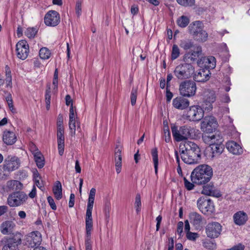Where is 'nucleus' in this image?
I'll return each mask as SVG.
<instances>
[{
    "label": "nucleus",
    "instance_id": "f257e3e1",
    "mask_svg": "<svg viewBox=\"0 0 250 250\" xmlns=\"http://www.w3.org/2000/svg\"><path fill=\"white\" fill-rule=\"evenodd\" d=\"M213 175L212 168L207 165H201L194 169L190 175L193 183L200 185L207 183Z\"/></svg>",
    "mask_w": 250,
    "mask_h": 250
},
{
    "label": "nucleus",
    "instance_id": "f03ea898",
    "mask_svg": "<svg viewBox=\"0 0 250 250\" xmlns=\"http://www.w3.org/2000/svg\"><path fill=\"white\" fill-rule=\"evenodd\" d=\"M195 72L194 66L188 62H184L177 65L173 71L174 76L180 81L188 80L193 76Z\"/></svg>",
    "mask_w": 250,
    "mask_h": 250
},
{
    "label": "nucleus",
    "instance_id": "7ed1b4c3",
    "mask_svg": "<svg viewBox=\"0 0 250 250\" xmlns=\"http://www.w3.org/2000/svg\"><path fill=\"white\" fill-rule=\"evenodd\" d=\"M27 198V195L24 192H14L8 195L7 203L10 207H17L24 204Z\"/></svg>",
    "mask_w": 250,
    "mask_h": 250
},
{
    "label": "nucleus",
    "instance_id": "20e7f679",
    "mask_svg": "<svg viewBox=\"0 0 250 250\" xmlns=\"http://www.w3.org/2000/svg\"><path fill=\"white\" fill-rule=\"evenodd\" d=\"M197 87L195 83L190 80L183 81L179 85V92L183 97H190L194 96Z\"/></svg>",
    "mask_w": 250,
    "mask_h": 250
},
{
    "label": "nucleus",
    "instance_id": "39448f33",
    "mask_svg": "<svg viewBox=\"0 0 250 250\" xmlns=\"http://www.w3.org/2000/svg\"><path fill=\"white\" fill-rule=\"evenodd\" d=\"M192 129L188 126H183L178 128L177 126L171 127L172 135L177 142L186 140L191 137Z\"/></svg>",
    "mask_w": 250,
    "mask_h": 250
},
{
    "label": "nucleus",
    "instance_id": "423d86ee",
    "mask_svg": "<svg viewBox=\"0 0 250 250\" xmlns=\"http://www.w3.org/2000/svg\"><path fill=\"white\" fill-rule=\"evenodd\" d=\"M197 205L199 209L205 214H210L214 211V206L213 202L208 197H202L197 201Z\"/></svg>",
    "mask_w": 250,
    "mask_h": 250
},
{
    "label": "nucleus",
    "instance_id": "0eeeda50",
    "mask_svg": "<svg viewBox=\"0 0 250 250\" xmlns=\"http://www.w3.org/2000/svg\"><path fill=\"white\" fill-rule=\"evenodd\" d=\"M204 116V111L199 105H193L189 107L187 114V118L190 121L199 122Z\"/></svg>",
    "mask_w": 250,
    "mask_h": 250
},
{
    "label": "nucleus",
    "instance_id": "6e6552de",
    "mask_svg": "<svg viewBox=\"0 0 250 250\" xmlns=\"http://www.w3.org/2000/svg\"><path fill=\"white\" fill-rule=\"evenodd\" d=\"M201 129L206 133H211L217 126V122L213 116H207L201 123Z\"/></svg>",
    "mask_w": 250,
    "mask_h": 250
},
{
    "label": "nucleus",
    "instance_id": "1a4fd4ad",
    "mask_svg": "<svg viewBox=\"0 0 250 250\" xmlns=\"http://www.w3.org/2000/svg\"><path fill=\"white\" fill-rule=\"evenodd\" d=\"M21 243V234H18L4 241L2 250H18V246Z\"/></svg>",
    "mask_w": 250,
    "mask_h": 250
},
{
    "label": "nucleus",
    "instance_id": "9d476101",
    "mask_svg": "<svg viewBox=\"0 0 250 250\" xmlns=\"http://www.w3.org/2000/svg\"><path fill=\"white\" fill-rule=\"evenodd\" d=\"M184 150V152L188 154H195L200 157V151L198 146L191 141H186L183 145L180 146V151Z\"/></svg>",
    "mask_w": 250,
    "mask_h": 250
},
{
    "label": "nucleus",
    "instance_id": "9b49d317",
    "mask_svg": "<svg viewBox=\"0 0 250 250\" xmlns=\"http://www.w3.org/2000/svg\"><path fill=\"white\" fill-rule=\"evenodd\" d=\"M20 165L19 159L16 156H8L4 161L3 168L8 172L18 169Z\"/></svg>",
    "mask_w": 250,
    "mask_h": 250
},
{
    "label": "nucleus",
    "instance_id": "f8f14e48",
    "mask_svg": "<svg viewBox=\"0 0 250 250\" xmlns=\"http://www.w3.org/2000/svg\"><path fill=\"white\" fill-rule=\"evenodd\" d=\"M42 236L39 231H33L28 234L25 238V245L29 247L33 248L36 245H40Z\"/></svg>",
    "mask_w": 250,
    "mask_h": 250
},
{
    "label": "nucleus",
    "instance_id": "ddd939ff",
    "mask_svg": "<svg viewBox=\"0 0 250 250\" xmlns=\"http://www.w3.org/2000/svg\"><path fill=\"white\" fill-rule=\"evenodd\" d=\"M202 138L204 142L209 146L218 143H222L223 142L222 136L219 132H216L213 134L209 133H205L203 135Z\"/></svg>",
    "mask_w": 250,
    "mask_h": 250
},
{
    "label": "nucleus",
    "instance_id": "4468645a",
    "mask_svg": "<svg viewBox=\"0 0 250 250\" xmlns=\"http://www.w3.org/2000/svg\"><path fill=\"white\" fill-rule=\"evenodd\" d=\"M206 229L207 235L208 237L216 238L221 233L222 226L218 222H212L207 226Z\"/></svg>",
    "mask_w": 250,
    "mask_h": 250
},
{
    "label": "nucleus",
    "instance_id": "2eb2a0df",
    "mask_svg": "<svg viewBox=\"0 0 250 250\" xmlns=\"http://www.w3.org/2000/svg\"><path fill=\"white\" fill-rule=\"evenodd\" d=\"M16 52L18 58L25 60L28 56L29 53L28 45L26 41L21 40L16 44Z\"/></svg>",
    "mask_w": 250,
    "mask_h": 250
},
{
    "label": "nucleus",
    "instance_id": "dca6fc26",
    "mask_svg": "<svg viewBox=\"0 0 250 250\" xmlns=\"http://www.w3.org/2000/svg\"><path fill=\"white\" fill-rule=\"evenodd\" d=\"M59 14L56 11L51 10L44 17V23L46 25L55 26L60 22Z\"/></svg>",
    "mask_w": 250,
    "mask_h": 250
},
{
    "label": "nucleus",
    "instance_id": "f3484780",
    "mask_svg": "<svg viewBox=\"0 0 250 250\" xmlns=\"http://www.w3.org/2000/svg\"><path fill=\"white\" fill-rule=\"evenodd\" d=\"M197 64L200 67L213 69L216 66V59L213 56L201 57L198 60Z\"/></svg>",
    "mask_w": 250,
    "mask_h": 250
},
{
    "label": "nucleus",
    "instance_id": "a211bd4d",
    "mask_svg": "<svg viewBox=\"0 0 250 250\" xmlns=\"http://www.w3.org/2000/svg\"><path fill=\"white\" fill-rule=\"evenodd\" d=\"M210 73L208 69H200L196 73H194L193 79L197 82L204 83L210 78Z\"/></svg>",
    "mask_w": 250,
    "mask_h": 250
},
{
    "label": "nucleus",
    "instance_id": "6ab92c4d",
    "mask_svg": "<svg viewBox=\"0 0 250 250\" xmlns=\"http://www.w3.org/2000/svg\"><path fill=\"white\" fill-rule=\"evenodd\" d=\"M16 227L15 223L12 220L3 221L0 226V231L4 235L11 234Z\"/></svg>",
    "mask_w": 250,
    "mask_h": 250
},
{
    "label": "nucleus",
    "instance_id": "aec40b11",
    "mask_svg": "<svg viewBox=\"0 0 250 250\" xmlns=\"http://www.w3.org/2000/svg\"><path fill=\"white\" fill-rule=\"evenodd\" d=\"M76 118L77 115L75 113L73 106L71 105L69 109V128L72 136L75 135L76 133Z\"/></svg>",
    "mask_w": 250,
    "mask_h": 250
},
{
    "label": "nucleus",
    "instance_id": "412c9836",
    "mask_svg": "<svg viewBox=\"0 0 250 250\" xmlns=\"http://www.w3.org/2000/svg\"><path fill=\"white\" fill-rule=\"evenodd\" d=\"M172 104L176 109L183 110L189 106V102L182 97H177L173 100Z\"/></svg>",
    "mask_w": 250,
    "mask_h": 250
},
{
    "label": "nucleus",
    "instance_id": "4be33fe9",
    "mask_svg": "<svg viewBox=\"0 0 250 250\" xmlns=\"http://www.w3.org/2000/svg\"><path fill=\"white\" fill-rule=\"evenodd\" d=\"M180 152L182 160L184 163L188 164L191 165L197 163L200 158L195 154H188V153L184 152V150H181Z\"/></svg>",
    "mask_w": 250,
    "mask_h": 250
},
{
    "label": "nucleus",
    "instance_id": "5701e85b",
    "mask_svg": "<svg viewBox=\"0 0 250 250\" xmlns=\"http://www.w3.org/2000/svg\"><path fill=\"white\" fill-rule=\"evenodd\" d=\"M226 146L228 151L233 154L240 155L243 151L241 146L234 141H229Z\"/></svg>",
    "mask_w": 250,
    "mask_h": 250
},
{
    "label": "nucleus",
    "instance_id": "b1692460",
    "mask_svg": "<svg viewBox=\"0 0 250 250\" xmlns=\"http://www.w3.org/2000/svg\"><path fill=\"white\" fill-rule=\"evenodd\" d=\"M202 50L200 46L196 47L195 50L191 52L186 53L183 57L184 62H188L189 60L190 61H194L196 60V58L202 55Z\"/></svg>",
    "mask_w": 250,
    "mask_h": 250
},
{
    "label": "nucleus",
    "instance_id": "393cba45",
    "mask_svg": "<svg viewBox=\"0 0 250 250\" xmlns=\"http://www.w3.org/2000/svg\"><path fill=\"white\" fill-rule=\"evenodd\" d=\"M189 219L190 223L193 225L196 229H199L201 227L203 220L202 216L196 212H192L189 213Z\"/></svg>",
    "mask_w": 250,
    "mask_h": 250
},
{
    "label": "nucleus",
    "instance_id": "a878e982",
    "mask_svg": "<svg viewBox=\"0 0 250 250\" xmlns=\"http://www.w3.org/2000/svg\"><path fill=\"white\" fill-rule=\"evenodd\" d=\"M233 218L236 225L241 226L245 224L247 222L248 216L245 212L239 211L233 215Z\"/></svg>",
    "mask_w": 250,
    "mask_h": 250
},
{
    "label": "nucleus",
    "instance_id": "bb28decb",
    "mask_svg": "<svg viewBox=\"0 0 250 250\" xmlns=\"http://www.w3.org/2000/svg\"><path fill=\"white\" fill-rule=\"evenodd\" d=\"M202 193L205 195L215 197H219L221 195L214 186L210 184L204 186Z\"/></svg>",
    "mask_w": 250,
    "mask_h": 250
},
{
    "label": "nucleus",
    "instance_id": "cd10ccee",
    "mask_svg": "<svg viewBox=\"0 0 250 250\" xmlns=\"http://www.w3.org/2000/svg\"><path fill=\"white\" fill-rule=\"evenodd\" d=\"M3 141L7 145H12L17 141L15 134L10 131H5L3 135Z\"/></svg>",
    "mask_w": 250,
    "mask_h": 250
},
{
    "label": "nucleus",
    "instance_id": "c85d7f7f",
    "mask_svg": "<svg viewBox=\"0 0 250 250\" xmlns=\"http://www.w3.org/2000/svg\"><path fill=\"white\" fill-rule=\"evenodd\" d=\"M188 29L189 34L194 37L202 29V23L199 21H194L189 25Z\"/></svg>",
    "mask_w": 250,
    "mask_h": 250
},
{
    "label": "nucleus",
    "instance_id": "c756f323",
    "mask_svg": "<svg viewBox=\"0 0 250 250\" xmlns=\"http://www.w3.org/2000/svg\"><path fill=\"white\" fill-rule=\"evenodd\" d=\"M34 159L39 168H42L44 166V158L41 152L38 150L33 152Z\"/></svg>",
    "mask_w": 250,
    "mask_h": 250
},
{
    "label": "nucleus",
    "instance_id": "7c9ffc66",
    "mask_svg": "<svg viewBox=\"0 0 250 250\" xmlns=\"http://www.w3.org/2000/svg\"><path fill=\"white\" fill-rule=\"evenodd\" d=\"M7 188L10 190H21L22 188V184L18 180H10L7 182Z\"/></svg>",
    "mask_w": 250,
    "mask_h": 250
},
{
    "label": "nucleus",
    "instance_id": "2f4dec72",
    "mask_svg": "<svg viewBox=\"0 0 250 250\" xmlns=\"http://www.w3.org/2000/svg\"><path fill=\"white\" fill-rule=\"evenodd\" d=\"M212 153V157H214L221 154L224 150V146L222 143H218L210 146Z\"/></svg>",
    "mask_w": 250,
    "mask_h": 250
},
{
    "label": "nucleus",
    "instance_id": "473e14b6",
    "mask_svg": "<svg viewBox=\"0 0 250 250\" xmlns=\"http://www.w3.org/2000/svg\"><path fill=\"white\" fill-rule=\"evenodd\" d=\"M203 98L206 100L214 103L216 100L215 92L214 90L206 89L203 92Z\"/></svg>",
    "mask_w": 250,
    "mask_h": 250
},
{
    "label": "nucleus",
    "instance_id": "72a5a7b5",
    "mask_svg": "<svg viewBox=\"0 0 250 250\" xmlns=\"http://www.w3.org/2000/svg\"><path fill=\"white\" fill-rule=\"evenodd\" d=\"M53 191L56 198L60 200L62 198V188L59 181H57L53 188Z\"/></svg>",
    "mask_w": 250,
    "mask_h": 250
},
{
    "label": "nucleus",
    "instance_id": "f704fd0d",
    "mask_svg": "<svg viewBox=\"0 0 250 250\" xmlns=\"http://www.w3.org/2000/svg\"><path fill=\"white\" fill-rule=\"evenodd\" d=\"M193 38L197 41L203 42L207 41L208 34L206 31L202 29Z\"/></svg>",
    "mask_w": 250,
    "mask_h": 250
},
{
    "label": "nucleus",
    "instance_id": "c9c22d12",
    "mask_svg": "<svg viewBox=\"0 0 250 250\" xmlns=\"http://www.w3.org/2000/svg\"><path fill=\"white\" fill-rule=\"evenodd\" d=\"M193 42L191 40L186 39L181 41L180 46L184 50H188L193 47Z\"/></svg>",
    "mask_w": 250,
    "mask_h": 250
},
{
    "label": "nucleus",
    "instance_id": "e433bc0d",
    "mask_svg": "<svg viewBox=\"0 0 250 250\" xmlns=\"http://www.w3.org/2000/svg\"><path fill=\"white\" fill-rule=\"evenodd\" d=\"M151 155L154 163L155 172L157 174L158 172V151L156 148H154L151 150Z\"/></svg>",
    "mask_w": 250,
    "mask_h": 250
},
{
    "label": "nucleus",
    "instance_id": "4c0bfd02",
    "mask_svg": "<svg viewBox=\"0 0 250 250\" xmlns=\"http://www.w3.org/2000/svg\"><path fill=\"white\" fill-rule=\"evenodd\" d=\"M93 229L92 218L85 219V236H91V231Z\"/></svg>",
    "mask_w": 250,
    "mask_h": 250
},
{
    "label": "nucleus",
    "instance_id": "58836bf2",
    "mask_svg": "<svg viewBox=\"0 0 250 250\" xmlns=\"http://www.w3.org/2000/svg\"><path fill=\"white\" fill-rule=\"evenodd\" d=\"M50 50L46 47H42L40 50L39 55L42 59H48L50 57Z\"/></svg>",
    "mask_w": 250,
    "mask_h": 250
},
{
    "label": "nucleus",
    "instance_id": "ea45409f",
    "mask_svg": "<svg viewBox=\"0 0 250 250\" xmlns=\"http://www.w3.org/2000/svg\"><path fill=\"white\" fill-rule=\"evenodd\" d=\"M96 189L92 188L89 193L88 201L87 203V207H93L95 196L96 194Z\"/></svg>",
    "mask_w": 250,
    "mask_h": 250
},
{
    "label": "nucleus",
    "instance_id": "a19ab883",
    "mask_svg": "<svg viewBox=\"0 0 250 250\" xmlns=\"http://www.w3.org/2000/svg\"><path fill=\"white\" fill-rule=\"evenodd\" d=\"M5 81L7 86H10V87L12 86V76L11 75V70L9 67L8 65H6L5 67Z\"/></svg>",
    "mask_w": 250,
    "mask_h": 250
},
{
    "label": "nucleus",
    "instance_id": "79ce46f5",
    "mask_svg": "<svg viewBox=\"0 0 250 250\" xmlns=\"http://www.w3.org/2000/svg\"><path fill=\"white\" fill-rule=\"evenodd\" d=\"M189 19L185 16H182L177 21V24L181 27H185L189 23Z\"/></svg>",
    "mask_w": 250,
    "mask_h": 250
},
{
    "label": "nucleus",
    "instance_id": "37998d69",
    "mask_svg": "<svg viewBox=\"0 0 250 250\" xmlns=\"http://www.w3.org/2000/svg\"><path fill=\"white\" fill-rule=\"evenodd\" d=\"M45 100L46 103V108L47 110L50 109V100H51V88L50 85L47 86V88L45 91Z\"/></svg>",
    "mask_w": 250,
    "mask_h": 250
},
{
    "label": "nucleus",
    "instance_id": "c03bdc74",
    "mask_svg": "<svg viewBox=\"0 0 250 250\" xmlns=\"http://www.w3.org/2000/svg\"><path fill=\"white\" fill-rule=\"evenodd\" d=\"M111 209L110 202L108 200H106L104 202V211L106 219H108L110 217V211Z\"/></svg>",
    "mask_w": 250,
    "mask_h": 250
},
{
    "label": "nucleus",
    "instance_id": "a18cd8bd",
    "mask_svg": "<svg viewBox=\"0 0 250 250\" xmlns=\"http://www.w3.org/2000/svg\"><path fill=\"white\" fill-rule=\"evenodd\" d=\"M178 3L184 7H191L195 5V0H176Z\"/></svg>",
    "mask_w": 250,
    "mask_h": 250
},
{
    "label": "nucleus",
    "instance_id": "49530a36",
    "mask_svg": "<svg viewBox=\"0 0 250 250\" xmlns=\"http://www.w3.org/2000/svg\"><path fill=\"white\" fill-rule=\"evenodd\" d=\"M38 32V29L35 27H29L25 31V35L29 38H34Z\"/></svg>",
    "mask_w": 250,
    "mask_h": 250
},
{
    "label": "nucleus",
    "instance_id": "de8ad7c7",
    "mask_svg": "<svg viewBox=\"0 0 250 250\" xmlns=\"http://www.w3.org/2000/svg\"><path fill=\"white\" fill-rule=\"evenodd\" d=\"M180 55V49L178 46L174 44L172 46L171 59L172 60H174L178 58Z\"/></svg>",
    "mask_w": 250,
    "mask_h": 250
},
{
    "label": "nucleus",
    "instance_id": "09e8293b",
    "mask_svg": "<svg viewBox=\"0 0 250 250\" xmlns=\"http://www.w3.org/2000/svg\"><path fill=\"white\" fill-rule=\"evenodd\" d=\"M212 104L213 103L210 101L206 100L203 98V101L202 104V108L205 110L210 111L213 108Z\"/></svg>",
    "mask_w": 250,
    "mask_h": 250
},
{
    "label": "nucleus",
    "instance_id": "8fccbe9b",
    "mask_svg": "<svg viewBox=\"0 0 250 250\" xmlns=\"http://www.w3.org/2000/svg\"><path fill=\"white\" fill-rule=\"evenodd\" d=\"M116 170L117 173L121 171L122 157H115Z\"/></svg>",
    "mask_w": 250,
    "mask_h": 250
},
{
    "label": "nucleus",
    "instance_id": "3c124183",
    "mask_svg": "<svg viewBox=\"0 0 250 250\" xmlns=\"http://www.w3.org/2000/svg\"><path fill=\"white\" fill-rule=\"evenodd\" d=\"M58 148L59 154L62 156L63 154L64 147V139L57 140Z\"/></svg>",
    "mask_w": 250,
    "mask_h": 250
},
{
    "label": "nucleus",
    "instance_id": "603ef678",
    "mask_svg": "<svg viewBox=\"0 0 250 250\" xmlns=\"http://www.w3.org/2000/svg\"><path fill=\"white\" fill-rule=\"evenodd\" d=\"M137 89L136 88L133 87L132 89L131 95H130V99H131V104L132 105H134L136 104V99H137Z\"/></svg>",
    "mask_w": 250,
    "mask_h": 250
},
{
    "label": "nucleus",
    "instance_id": "864d4df0",
    "mask_svg": "<svg viewBox=\"0 0 250 250\" xmlns=\"http://www.w3.org/2000/svg\"><path fill=\"white\" fill-rule=\"evenodd\" d=\"M135 206L136 212L137 213H138L141 210V197L139 194H137L136 196L135 202Z\"/></svg>",
    "mask_w": 250,
    "mask_h": 250
},
{
    "label": "nucleus",
    "instance_id": "5fc2aeb1",
    "mask_svg": "<svg viewBox=\"0 0 250 250\" xmlns=\"http://www.w3.org/2000/svg\"><path fill=\"white\" fill-rule=\"evenodd\" d=\"M184 181V185L185 188L188 190H192L194 187V185L193 182L191 183L189 182L186 177L183 178Z\"/></svg>",
    "mask_w": 250,
    "mask_h": 250
},
{
    "label": "nucleus",
    "instance_id": "6e6d98bb",
    "mask_svg": "<svg viewBox=\"0 0 250 250\" xmlns=\"http://www.w3.org/2000/svg\"><path fill=\"white\" fill-rule=\"evenodd\" d=\"M6 101L8 105V107L11 110V111L13 113L16 112V109L14 107V105L13 104V101L12 100V98L11 96H8L6 98Z\"/></svg>",
    "mask_w": 250,
    "mask_h": 250
},
{
    "label": "nucleus",
    "instance_id": "4d7b16f0",
    "mask_svg": "<svg viewBox=\"0 0 250 250\" xmlns=\"http://www.w3.org/2000/svg\"><path fill=\"white\" fill-rule=\"evenodd\" d=\"M85 245L86 250H92L91 236H85Z\"/></svg>",
    "mask_w": 250,
    "mask_h": 250
},
{
    "label": "nucleus",
    "instance_id": "13d9d810",
    "mask_svg": "<svg viewBox=\"0 0 250 250\" xmlns=\"http://www.w3.org/2000/svg\"><path fill=\"white\" fill-rule=\"evenodd\" d=\"M174 153H175V155L176 157L177 163H178V165L177 168V171L178 173L180 176H183L182 171V168L180 166V159H179V155H178V153L177 151L175 150L174 152Z\"/></svg>",
    "mask_w": 250,
    "mask_h": 250
},
{
    "label": "nucleus",
    "instance_id": "bf43d9fd",
    "mask_svg": "<svg viewBox=\"0 0 250 250\" xmlns=\"http://www.w3.org/2000/svg\"><path fill=\"white\" fill-rule=\"evenodd\" d=\"M64 129L63 126V118L61 115H59L57 121V130Z\"/></svg>",
    "mask_w": 250,
    "mask_h": 250
},
{
    "label": "nucleus",
    "instance_id": "052dcab7",
    "mask_svg": "<svg viewBox=\"0 0 250 250\" xmlns=\"http://www.w3.org/2000/svg\"><path fill=\"white\" fill-rule=\"evenodd\" d=\"M187 237L189 240L194 241L198 237V234L194 232H188L187 233Z\"/></svg>",
    "mask_w": 250,
    "mask_h": 250
},
{
    "label": "nucleus",
    "instance_id": "680f3d73",
    "mask_svg": "<svg viewBox=\"0 0 250 250\" xmlns=\"http://www.w3.org/2000/svg\"><path fill=\"white\" fill-rule=\"evenodd\" d=\"M47 201L51 207V208L53 210H56L57 209V207L56 206V204L55 203L54 200L53 199V198L51 196H48L47 197Z\"/></svg>",
    "mask_w": 250,
    "mask_h": 250
},
{
    "label": "nucleus",
    "instance_id": "e2e57ef3",
    "mask_svg": "<svg viewBox=\"0 0 250 250\" xmlns=\"http://www.w3.org/2000/svg\"><path fill=\"white\" fill-rule=\"evenodd\" d=\"M245 247L242 244L239 243L238 245H235L230 249L227 250H244Z\"/></svg>",
    "mask_w": 250,
    "mask_h": 250
},
{
    "label": "nucleus",
    "instance_id": "0e129e2a",
    "mask_svg": "<svg viewBox=\"0 0 250 250\" xmlns=\"http://www.w3.org/2000/svg\"><path fill=\"white\" fill-rule=\"evenodd\" d=\"M57 140L64 139V129L57 130Z\"/></svg>",
    "mask_w": 250,
    "mask_h": 250
},
{
    "label": "nucleus",
    "instance_id": "69168bd1",
    "mask_svg": "<svg viewBox=\"0 0 250 250\" xmlns=\"http://www.w3.org/2000/svg\"><path fill=\"white\" fill-rule=\"evenodd\" d=\"M92 209H93L92 207H90L87 206L85 219L92 218Z\"/></svg>",
    "mask_w": 250,
    "mask_h": 250
},
{
    "label": "nucleus",
    "instance_id": "338daca9",
    "mask_svg": "<svg viewBox=\"0 0 250 250\" xmlns=\"http://www.w3.org/2000/svg\"><path fill=\"white\" fill-rule=\"evenodd\" d=\"M81 2L80 1H77L76 5V13L78 16L81 14Z\"/></svg>",
    "mask_w": 250,
    "mask_h": 250
},
{
    "label": "nucleus",
    "instance_id": "774afa93",
    "mask_svg": "<svg viewBox=\"0 0 250 250\" xmlns=\"http://www.w3.org/2000/svg\"><path fill=\"white\" fill-rule=\"evenodd\" d=\"M204 246L209 250H213L216 248V244L211 242L205 243Z\"/></svg>",
    "mask_w": 250,
    "mask_h": 250
}]
</instances>
